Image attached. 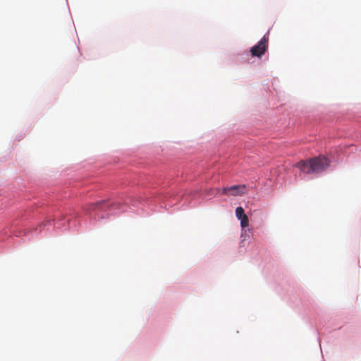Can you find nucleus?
<instances>
[{"instance_id": "nucleus-2", "label": "nucleus", "mask_w": 361, "mask_h": 361, "mask_svg": "<svg viewBox=\"0 0 361 361\" xmlns=\"http://www.w3.org/2000/svg\"><path fill=\"white\" fill-rule=\"evenodd\" d=\"M216 192L219 195L226 196H242L247 193V188L245 185H235L231 187H226L221 189L216 188Z\"/></svg>"}, {"instance_id": "nucleus-3", "label": "nucleus", "mask_w": 361, "mask_h": 361, "mask_svg": "<svg viewBox=\"0 0 361 361\" xmlns=\"http://www.w3.org/2000/svg\"><path fill=\"white\" fill-rule=\"evenodd\" d=\"M268 47V37L264 36L261 40L250 49L252 56L260 57L266 51Z\"/></svg>"}, {"instance_id": "nucleus-1", "label": "nucleus", "mask_w": 361, "mask_h": 361, "mask_svg": "<svg viewBox=\"0 0 361 361\" xmlns=\"http://www.w3.org/2000/svg\"><path fill=\"white\" fill-rule=\"evenodd\" d=\"M329 164L330 161L326 157L319 156L308 160H302L296 164V166L305 173H319L326 170Z\"/></svg>"}, {"instance_id": "nucleus-5", "label": "nucleus", "mask_w": 361, "mask_h": 361, "mask_svg": "<svg viewBox=\"0 0 361 361\" xmlns=\"http://www.w3.org/2000/svg\"><path fill=\"white\" fill-rule=\"evenodd\" d=\"M96 203L99 204V203H105V202L104 201H99V202H97Z\"/></svg>"}, {"instance_id": "nucleus-4", "label": "nucleus", "mask_w": 361, "mask_h": 361, "mask_svg": "<svg viewBox=\"0 0 361 361\" xmlns=\"http://www.w3.org/2000/svg\"><path fill=\"white\" fill-rule=\"evenodd\" d=\"M235 215L238 219L240 220V226L245 228L249 225V220L247 216L245 214L244 209L241 207H238L235 209Z\"/></svg>"}]
</instances>
